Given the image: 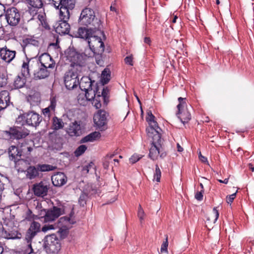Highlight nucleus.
Segmentation results:
<instances>
[{
	"label": "nucleus",
	"instance_id": "nucleus-5",
	"mask_svg": "<svg viewBox=\"0 0 254 254\" xmlns=\"http://www.w3.org/2000/svg\"><path fill=\"white\" fill-rule=\"evenodd\" d=\"M178 101L179 104L177 106L178 111L176 113V115L181 122L185 125L188 123L191 120V116L190 110L191 109V107L190 106V109L187 107L186 98L179 97Z\"/></svg>",
	"mask_w": 254,
	"mask_h": 254
},
{
	"label": "nucleus",
	"instance_id": "nucleus-18",
	"mask_svg": "<svg viewBox=\"0 0 254 254\" xmlns=\"http://www.w3.org/2000/svg\"><path fill=\"white\" fill-rule=\"evenodd\" d=\"M49 186L45 182L41 181L33 185L32 190L34 194L39 197H43L47 195Z\"/></svg>",
	"mask_w": 254,
	"mask_h": 254
},
{
	"label": "nucleus",
	"instance_id": "nucleus-10",
	"mask_svg": "<svg viewBox=\"0 0 254 254\" xmlns=\"http://www.w3.org/2000/svg\"><path fill=\"white\" fill-rule=\"evenodd\" d=\"M64 82L65 87L68 90L77 87L79 83L77 72L72 70L66 72L64 76Z\"/></svg>",
	"mask_w": 254,
	"mask_h": 254
},
{
	"label": "nucleus",
	"instance_id": "nucleus-55",
	"mask_svg": "<svg viewBox=\"0 0 254 254\" xmlns=\"http://www.w3.org/2000/svg\"><path fill=\"white\" fill-rule=\"evenodd\" d=\"M236 193L237 192L227 196L226 201L228 203L231 204L233 202L234 199L236 196Z\"/></svg>",
	"mask_w": 254,
	"mask_h": 254
},
{
	"label": "nucleus",
	"instance_id": "nucleus-25",
	"mask_svg": "<svg viewBox=\"0 0 254 254\" xmlns=\"http://www.w3.org/2000/svg\"><path fill=\"white\" fill-rule=\"evenodd\" d=\"M53 184L56 187H62L67 182V177L63 172H58L52 177Z\"/></svg>",
	"mask_w": 254,
	"mask_h": 254
},
{
	"label": "nucleus",
	"instance_id": "nucleus-35",
	"mask_svg": "<svg viewBox=\"0 0 254 254\" xmlns=\"http://www.w3.org/2000/svg\"><path fill=\"white\" fill-rule=\"evenodd\" d=\"M111 79V71L109 68H105L101 74V82L103 85L107 84Z\"/></svg>",
	"mask_w": 254,
	"mask_h": 254
},
{
	"label": "nucleus",
	"instance_id": "nucleus-44",
	"mask_svg": "<svg viewBox=\"0 0 254 254\" xmlns=\"http://www.w3.org/2000/svg\"><path fill=\"white\" fill-rule=\"evenodd\" d=\"M23 42L26 44H30L34 46H38L39 44V41L32 37L25 39Z\"/></svg>",
	"mask_w": 254,
	"mask_h": 254
},
{
	"label": "nucleus",
	"instance_id": "nucleus-22",
	"mask_svg": "<svg viewBox=\"0 0 254 254\" xmlns=\"http://www.w3.org/2000/svg\"><path fill=\"white\" fill-rule=\"evenodd\" d=\"M61 20L59 21L58 26L56 28V31L60 35L68 34L70 31V25L67 22V15L64 14Z\"/></svg>",
	"mask_w": 254,
	"mask_h": 254
},
{
	"label": "nucleus",
	"instance_id": "nucleus-2",
	"mask_svg": "<svg viewBox=\"0 0 254 254\" xmlns=\"http://www.w3.org/2000/svg\"><path fill=\"white\" fill-rule=\"evenodd\" d=\"M78 22L80 25L91 26L94 29L101 28V20L96 16L94 10L89 7L82 10Z\"/></svg>",
	"mask_w": 254,
	"mask_h": 254
},
{
	"label": "nucleus",
	"instance_id": "nucleus-16",
	"mask_svg": "<svg viewBox=\"0 0 254 254\" xmlns=\"http://www.w3.org/2000/svg\"><path fill=\"white\" fill-rule=\"evenodd\" d=\"M99 90V87H96L95 90L85 92L86 99L89 101L93 100L92 104L96 109H100L102 106L100 92Z\"/></svg>",
	"mask_w": 254,
	"mask_h": 254
},
{
	"label": "nucleus",
	"instance_id": "nucleus-41",
	"mask_svg": "<svg viewBox=\"0 0 254 254\" xmlns=\"http://www.w3.org/2000/svg\"><path fill=\"white\" fill-rule=\"evenodd\" d=\"M74 212L73 210L71 211L69 214V217L64 216L60 218L59 220V223H61L64 221L69 222L70 224H73L75 223V221L71 219V217L73 215Z\"/></svg>",
	"mask_w": 254,
	"mask_h": 254
},
{
	"label": "nucleus",
	"instance_id": "nucleus-29",
	"mask_svg": "<svg viewBox=\"0 0 254 254\" xmlns=\"http://www.w3.org/2000/svg\"><path fill=\"white\" fill-rule=\"evenodd\" d=\"M18 144L19 145V150L21 152V156H26V157L28 158L33 149V146L30 145L25 141Z\"/></svg>",
	"mask_w": 254,
	"mask_h": 254
},
{
	"label": "nucleus",
	"instance_id": "nucleus-54",
	"mask_svg": "<svg viewBox=\"0 0 254 254\" xmlns=\"http://www.w3.org/2000/svg\"><path fill=\"white\" fill-rule=\"evenodd\" d=\"M213 217L214 218L213 222L215 223L217 220L218 219L219 216V213L218 212V210L217 209V207H215L213 209Z\"/></svg>",
	"mask_w": 254,
	"mask_h": 254
},
{
	"label": "nucleus",
	"instance_id": "nucleus-15",
	"mask_svg": "<svg viewBox=\"0 0 254 254\" xmlns=\"http://www.w3.org/2000/svg\"><path fill=\"white\" fill-rule=\"evenodd\" d=\"M5 133L9 136L10 138L16 139L24 138L29 134L27 130L15 127H10L8 130L5 131Z\"/></svg>",
	"mask_w": 254,
	"mask_h": 254
},
{
	"label": "nucleus",
	"instance_id": "nucleus-42",
	"mask_svg": "<svg viewBox=\"0 0 254 254\" xmlns=\"http://www.w3.org/2000/svg\"><path fill=\"white\" fill-rule=\"evenodd\" d=\"M87 149V146L85 145H81L79 146L74 151V155L76 157L81 156Z\"/></svg>",
	"mask_w": 254,
	"mask_h": 254
},
{
	"label": "nucleus",
	"instance_id": "nucleus-58",
	"mask_svg": "<svg viewBox=\"0 0 254 254\" xmlns=\"http://www.w3.org/2000/svg\"><path fill=\"white\" fill-rule=\"evenodd\" d=\"M124 60L126 64L130 65H133L132 58L131 56L126 57Z\"/></svg>",
	"mask_w": 254,
	"mask_h": 254
},
{
	"label": "nucleus",
	"instance_id": "nucleus-38",
	"mask_svg": "<svg viewBox=\"0 0 254 254\" xmlns=\"http://www.w3.org/2000/svg\"><path fill=\"white\" fill-rule=\"evenodd\" d=\"M88 198V194L85 192H82L78 199V203L80 206L84 207L86 205Z\"/></svg>",
	"mask_w": 254,
	"mask_h": 254
},
{
	"label": "nucleus",
	"instance_id": "nucleus-24",
	"mask_svg": "<svg viewBox=\"0 0 254 254\" xmlns=\"http://www.w3.org/2000/svg\"><path fill=\"white\" fill-rule=\"evenodd\" d=\"M95 30L93 27L87 28L86 27H80L78 28L76 37L85 39L87 41L90 39L92 35L95 33Z\"/></svg>",
	"mask_w": 254,
	"mask_h": 254
},
{
	"label": "nucleus",
	"instance_id": "nucleus-36",
	"mask_svg": "<svg viewBox=\"0 0 254 254\" xmlns=\"http://www.w3.org/2000/svg\"><path fill=\"white\" fill-rule=\"evenodd\" d=\"M37 166L39 170V172H48L54 171L57 169L56 166L49 164H38Z\"/></svg>",
	"mask_w": 254,
	"mask_h": 254
},
{
	"label": "nucleus",
	"instance_id": "nucleus-50",
	"mask_svg": "<svg viewBox=\"0 0 254 254\" xmlns=\"http://www.w3.org/2000/svg\"><path fill=\"white\" fill-rule=\"evenodd\" d=\"M42 112L45 117L47 118L48 120L50 119L51 114L53 113L48 107L43 109Z\"/></svg>",
	"mask_w": 254,
	"mask_h": 254
},
{
	"label": "nucleus",
	"instance_id": "nucleus-23",
	"mask_svg": "<svg viewBox=\"0 0 254 254\" xmlns=\"http://www.w3.org/2000/svg\"><path fill=\"white\" fill-rule=\"evenodd\" d=\"M75 4V0H63L62 5L60 8V15H67V19L69 18V10L74 8Z\"/></svg>",
	"mask_w": 254,
	"mask_h": 254
},
{
	"label": "nucleus",
	"instance_id": "nucleus-7",
	"mask_svg": "<svg viewBox=\"0 0 254 254\" xmlns=\"http://www.w3.org/2000/svg\"><path fill=\"white\" fill-rule=\"evenodd\" d=\"M64 213V209L62 208L54 206L50 209H42L40 214L41 215H43L45 222H49L55 220Z\"/></svg>",
	"mask_w": 254,
	"mask_h": 254
},
{
	"label": "nucleus",
	"instance_id": "nucleus-3",
	"mask_svg": "<svg viewBox=\"0 0 254 254\" xmlns=\"http://www.w3.org/2000/svg\"><path fill=\"white\" fill-rule=\"evenodd\" d=\"M148 137L152 139L149 157L153 160H156L159 155L161 158H165L167 155V152L164 150L162 146V139L161 134H156Z\"/></svg>",
	"mask_w": 254,
	"mask_h": 254
},
{
	"label": "nucleus",
	"instance_id": "nucleus-13",
	"mask_svg": "<svg viewBox=\"0 0 254 254\" xmlns=\"http://www.w3.org/2000/svg\"><path fill=\"white\" fill-rule=\"evenodd\" d=\"M41 231V225L36 221H33L30 225V227L27 229L25 239L27 242L29 243L28 246L31 248V251H33L31 247V243L33 239Z\"/></svg>",
	"mask_w": 254,
	"mask_h": 254
},
{
	"label": "nucleus",
	"instance_id": "nucleus-8",
	"mask_svg": "<svg viewBox=\"0 0 254 254\" xmlns=\"http://www.w3.org/2000/svg\"><path fill=\"white\" fill-rule=\"evenodd\" d=\"M88 43L94 55H101L104 52L105 46L101 37L94 34L88 41Z\"/></svg>",
	"mask_w": 254,
	"mask_h": 254
},
{
	"label": "nucleus",
	"instance_id": "nucleus-12",
	"mask_svg": "<svg viewBox=\"0 0 254 254\" xmlns=\"http://www.w3.org/2000/svg\"><path fill=\"white\" fill-rule=\"evenodd\" d=\"M5 18L9 25L16 26L21 19V14L19 10L14 7L8 8L5 11Z\"/></svg>",
	"mask_w": 254,
	"mask_h": 254
},
{
	"label": "nucleus",
	"instance_id": "nucleus-56",
	"mask_svg": "<svg viewBox=\"0 0 254 254\" xmlns=\"http://www.w3.org/2000/svg\"><path fill=\"white\" fill-rule=\"evenodd\" d=\"M51 240L52 241V244H54L56 243V241H59L58 239L57 238V236L55 234H52L50 235L49 236H48L46 238V240Z\"/></svg>",
	"mask_w": 254,
	"mask_h": 254
},
{
	"label": "nucleus",
	"instance_id": "nucleus-21",
	"mask_svg": "<svg viewBox=\"0 0 254 254\" xmlns=\"http://www.w3.org/2000/svg\"><path fill=\"white\" fill-rule=\"evenodd\" d=\"M41 65L51 70L56 68V63L51 56L47 53L42 54L39 57Z\"/></svg>",
	"mask_w": 254,
	"mask_h": 254
},
{
	"label": "nucleus",
	"instance_id": "nucleus-19",
	"mask_svg": "<svg viewBox=\"0 0 254 254\" xmlns=\"http://www.w3.org/2000/svg\"><path fill=\"white\" fill-rule=\"evenodd\" d=\"M38 64H39L38 63ZM52 70L46 68L42 65L39 66L38 65L36 67H35L31 71H33V78L34 79H43L48 77Z\"/></svg>",
	"mask_w": 254,
	"mask_h": 254
},
{
	"label": "nucleus",
	"instance_id": "nucleus-1",
	"mask_svg": "<svg viewBox=\"0 0 254 254\" xmlns=\"http://www.w3.org/2000/svg\"><path fill=\"white\" fill-rule=\"evenodd\" d=\"M38 65V61L35 59H26V62H23L21 73L14 79L12 86L14 89H19L25 87L26 78L30 76V72Z\"/></svg>",
	"mask_w": 254,
	"mask_h": 254
},
{
	"label": "nucleus",
	"instance_id": "nucleus-40",
	"mask_svg": "<svg viewBox=\"0 0 254 254\" xmlns=\"http://www.w3.org/2000/svg\"><path fill=\"white\" fill-rule=\"evenodd\" d=\"M114 156V154H107L103 159V166L105 169H108L109 164L112 158Z\"/></svg>",
	"mask_w": 254,
	"mask_h": 254
},
{
	"label": "nucleus",
	"instance_id": "nucleus-14",
	"mask_svg": "<svg viewBox=\"0 0 254 254\" xmlns=\"http://www.w3.org/2000/svg\"><path fill=\"white\" fill-rule=\"evenodd\" d=\"M93 121L97 128L102 131L107 128V113L105 111L99 110L94 115Z\"/></svg>",
	"mask_w": 254,
	"mask_h": 254
},
{
	"label": "nucleus",
	"instance_id": "nucleus-61",
	"mask_svg": "<svg viewBox=\"0 0 254 254\" xmlns=\"http://www.w3.org/2000/svg\"><path fill=\"white\" fill-rule=\"evenodd\" d=\"M5 12V7L4 5L0 3V17L2 16Z\"/></svg>",
	"mask_w": 254,
	"mask_h": 254
},
{
	"label": "nucleus",
	"instance_id": "nucleus-11",
	"mask_svg": "<svg viewBox=\"0 0 254 254\" xmlns=\"http://www.w3.org/2000/svg\"><path fill=\"white\" fill-rule=\"evenodd\" d=\"M2 234L8 239H19L22 237L21 234L18 230V227L12 222L7 223L3 227Z\"/></svg>",
	"mask_w": 254,
	"mask_h": 254
},
{
	"label": "nucleus",
	"instance_id": "nucleus-59",
	"mask_svg": "<svg viewBox=\"0 0 254 254\" xmlns=\"http://www.w3.org/2000/svg\"><path fill=\"white\" fill-rule=\"evenodd\" d=\"M54 227L53 225H45L42 228V231L43 232H46L48 230L54 229Z\"/></svg>",
	"mask_w": 254,
	"mask_h": 254
},
{
	"label": "nucleus",
	"instance_id": "nucleus-60",
	"mask_svg": "<svg viewBox=\"0 0 254 254\" xmlns=\"http://www.w3.org/2000/svg\"><path fill=\"white\" fill-rule=\"evenodd\" d=\"M41 24L45 29L50 30L51 29L50 26L47 22L46 19L41 22Z\"/></svg>",
	"mask_w": 254,
	"mask_h": 254
},
{
	"label": "nucleus",
	"instance_id": "nucleus-63",
	"mask_svg": "<svg viewBox=\"0 0 254 254\" xmlns=\"http://www.w3.org/2000/svg\"><path fill=\"white\" fill-rule=\"evenodd\" d=\"M38 18L39 20V21H40V22H42V21H43L44 20L46 19L45 16L43 14H39L38 15Z\"/></svg>",
	"mask_w": 254,
	"mask_h": 254
},
{
	"label": "nucleus",
	"instance_id": "nucleus-45",
	"mask_svg": "<svg viewBox=\"0 0 254 254\" xmlns=\"http://www.w3.org/2000/svg\"><path fill=\"white\" fill-rule=\"evenodd\" d=\"M7 77L3 72H0V87H2L5 86L7 84Z\"/></svg>",
	"mask_w": 254,
	"mask_h": 254
},
{
	"label": "nucleus",
	"instance_id": "nucleus-30",
	"mask_svg": "<svg viewBox=\"0 0 254 254\" xmlns=\"http://www.w3.org/2000/svg\"><path fill=\"white\" fill-rule=\"evenodd\" d=\"M25 173L27 178L30 180L34 179L39 175V170L35 166H29Z\"/></svg>",
	"mask_w": 254,
	"mask_h": 254
},
{
	"label": "nucleus",
	"instance_id": "nucleus-26",
	"mask_svg": "<svg viewBox=\"0 0 254 254\" xmlns=\"http://www.w3.org/2000/svg\"><path fill=\"white\" fill-rule=\"evenodd\" d=\"M9 93L7 90L0 92V111L6 108L10 103Z\"/></svg>",
	"mask_w": 254,
	"mask_h": 254
},
{
	"label": "nucleus",
	"instance_id": "nucleus-48",
	"mask_svg": "<svg viewBox=\"0 0 254 254\" xmlns=\"http://www.w3.org/2000/svg\"><path fill=\"white\" fill-rule=\"evenodd\" d=\"M144 212L140 204L139 205L137 212V216L139 218L140 221H142L144 219Z\"/></svg>",
	"mask_w": 254,
	"mask_h": 254
},
{
	"label": "nucleus",
	"instance_id": "nucleus-62",
	"mask_svg": "<svg viewBox=\"0 0 254 254\" xmlns=\"http://www.w3.org/2000/svg\"><path fill=\"white\" fill-rule=\"evenodd\" d=\"M199 159L201 160V162H204H204H207V158H206L205 157H204V156H202V155L201 154V153H200V154H199Z\"/></svg>",
	"mask_w": 254,
	"mask_h": 254
},
{
	"label": "nucleus",
	"instance_id": "nucleus-31",
	"mask_svg": "<svg viewBox=\"0 0 254 254\" xmlns=\"http://www.w3.org/2000/svg\"><path fill=\"white\" fill-rule=\"evenodd\" d=\"M64 123L62 119L54 116L52 120V127L54 130H57L64 127Z\"/></svg>",
	"mask_w": 254,
	"mask_h": 254
},
{
	"label": "nucleus",
	"instance_id": "nucleus-52",
	"mask_svg": "<svg viewBox=\"0 0 254 254\" xmlns=\"http://www.w3.org/2000/svg\"><path fill=\"white\" fill-rule=\"evenodd\" d=\"M92 168L93 170H95V166L94 164L91 162L87 165L85 166L83 168V171H85L86 173H89V170Z\"/></svg>",
	"mask_w": 254,
	"mask_h": 254
},
{
	"label": "nucleus",
	"instance_id": "nucleus-57",
	"mask_svg": "<svg viewBox=\"0 0 254 254\" xmlns=\"http://www.w3.org/2000/svg\"><path fill=\"white\" fill-rule=\"evenodd\" d=\"M63 0H52L53 3L55 7L58 9H60L62 5V2Z\"/></svg>",
	"mask_w": 254,
	"mask_h": 254
},
{
	"label": "nucleus",
	"instance_id": "nucleus-27",
	"mask_svg": "<svg viewBox=\"0 0 254 254\" xmlns=\"http://www.w3.org/2000/svg\"><path fill=\"white\" fill-rule=\"evenodd\" d=\"M94 83H95L94 80H92L89 77L85 76L82 77L78 85L81 90L87 92L93 90L92 85Z\"/></svg>",
	"mask_w": 254,
	"mask_h": 254
},
{
	"label": "nucleus",
	"instance_id": "nucleus-49",
	"mask_svg": "<svg viewBox=\"0 0 254 254\" xmlns=\"http://www.w3.org/2000/svg\"><path fill=\"white\" fill-rule=\"evenodd\" d=\"M168 246V237L167 236L166 238V241L165 242H164L162 244L161 250H160L161 253H168V249H167Z\"/></svg>",
	"mask_w": 254,
	"mask_h": 254
},
{
	"label": "nucleus",
	"instance_id": "nucleus-32",
	"mask_svg": "<svg viewBox=\"0 0 254 254\" xmlns=\"http://www.w3.org/2000/svg\"><path fill=\"white\" fill-rule=\"evenodd\" d=\"M46 245L50 251L53 253H58L61 249V243L59 241H56L54 244H52L51 240H46Z\"/></svg>",
	"mask_w": 254,
	"mask_h": 254
},
{
	"label": "nucleus",
	"instance_id": "nucleus-9",
	"mask_svg": "<svg viewBox=\"0 0 254 254\" xmlns=\"http://www.w3.org/2000/svg\"><path fill=\"white\" fill-rule=\"evenodd\" d=\"M155 117L152 114L151 111L147 113L146 120L149 125V127H147L146 131L148 136L156 135V134H161L160 131L161 128L158 126V123L155 120Z\"/></svg>",
	"mask_w": 254,
	"mask_h": 254
},
{
	"label": "nucleus",
	"instance_id": "nucleus-53",
	"mask_svg": "<svg viewBox=\"0 0 254 254\" xmlns=\"http://www.w3.org/2000/svg\"><path fill=\"white\" fill-rule=\"evenodd\" d=\"M204 190H200V191H197L195 194V198L197 200L201 201L203 199V193Z\"/></svg>",
	"mask_w": 254,
	"mask_h": 254
},
{
	"label": "nucleus",
	"instance_id": "nucleus-46",
	"mask_svg": "<svg viewBox=\"0 0 254 254\" xmlns=\"http://www.w3.org/2000/svg\"><path fill=\"white\" fill-rule=\"evenodd\" d=\"M57 105V100L55 97L50 99V104L48 107L53 113H55L56 107Z\"/></svg>",
	"mask_w": 254,
	"mask_h": 254
},
{
	"label": "nucleus",
	"instance_id": "nucleus-20",
	"mask_svg": "<svg viewBox=\"0 0 254 254\" xmlns=\"http://www.w3.org/2000/svg\"><path fill=\"white\" fill-rule=\"evenodd\" d=\"M16 51L10 50L6 46L0 48V59L9 64L15 57Z\"/></svg>",
	"mask_w": 254,
	"mask_h": 254
},
{
	"label": "nucleus",
	"instance_id": "nucleus-64",
	"mask_svg": "<svg viewBox=\"0 0 254 254\" xmlns=\"http://www.w3.org/2000/svg\"><path fill=\"white\" fill-rule=\"evenodd\" d=\"M151 40L149 37H146L144 38V42L147 44L150 45L151 43Z\"/></svg>",
	"mask_w": 254,
	"mask_h": 254
},
{
	"label": "nucleus",
	"instance_id": "nucleus-43",
	"mask_svg": "<svg viewBox=\"0 0 254 254\" xmlns=\"http://www.w3.org/2000/svg\"><path fill=\"white\" fill-rule=\"evenodd\" d=\"M161 177V170L160 169L158 164H156L155 171L154 173V180H155L157 182H160Z\"/></svg>",
	"mask_w": 254,
	"mask_h": 254
},
{
	"label": "nucleus",
	"instance_id": "nucleus-39",
	"mask_svg": "<svg viewBox=\"0 0 254 254\" xmlns=\"http://www.w3.org/2000/svg\"><path fill=\"white\" fill-rule=\"evenodd\" d=\"M68 233V229L65 226H62L60 228L58 231V233L59 234L60 238L63 239L65 238L67 236Z\"/></svg>",
	"mask_w": 254,
	"mask_h": 254
},
{
	"label": "nucleus",
	"instance_id": "nucleus-6",
	"mask_svg": "<svg viewBox=\"0 0 254 254\" xmlns=\"http://www.w3.org/2000/svg\"><path fill=\"white\" fill-rule=\"evenodd\" d=\"M64 54L66 60L71 63L72 66H82L84 65V62L82 55L77 52L73 47H69L65 51Z\"/></svg>",
	"mask_w": 254,
	"mask_h": 254
},
{
	"label": "nucleus",
	"instance_id": "nucleus-51",
	"mask_svg": "<svg viewBox=\"0 0 254 254\" xmlns=\"http://www.w3.org/2000/svg\"><path fill=\"white\" fill-rule=\"evenodd\" d=\"M35 218V215L32 213V211L28 209L26 212L25 219L28 220H31Z\"/></svg>",
	"mask_w": 254,
	"mask_h": 254
},
{
	"label": "nucleus",
	"instance_id": "nucleus-34",
	"mask_svg": "<svg viewBox=\"0 0 254 254\" xmlns=\"http://www.w3.org/2000/svg\"><path fill=\"white\" fill-rule=\"evenodd\" d=\"M110 89L108 86L103 87L102 89L101 99L103 100V103L105 105H107L109 102Z\"/></svg>",
	"mask_w": 254,
	"mask_h": 254
},
{
	"label": "nucleus",
	"instance_id": "nucleus-33",
	"mask_svg": "<svg viewBox=\"0 0 254 254\" xmlns=\"http://www.w3.org/2000/svg\"><path fill=\"white\" fill-rule=\"evenodd\" d=\"M100 136L101 134L100 132L98 131H94L83 137L80 140V143L93 141L96 140V139L100 138Z\"/></svg>",
	"mask_w": 254,
	"mask_h": 254
},
{
	"label": "nucleus",
	"instance_id": "nucleus-37",
	"mask_svg": "<svg viewBox=\"0 0 254 254\" xmlns=\"http://www.w3.org/2000/svg\"><path fill=\"white\" fill-rule=\"evenodd\" d=\"M31 6L34 8L39 9L43 6L42 0H28L26 1Z\"/></svg>",
	"mask_w": 254,
	"mask_h": 254
},
{
	"label": "nucleus",
	"instance_id": "nucleus-28",
	"mask_svg": "<svg viewBox=\"0 0 254 254\" xmlns=\"http://www.w3.org/2000/svg\"><path fill=\"white\" fill-rule=\"evenodd\" d=\"M80 125L77 121L71 123L67 129V132L71 136H78L80 133Z\"/></svg>",
	"mask_w": 254,
	"mask_h": 254
},
{
	"label": "nucleus",
	"instance_id": "nucleus-4",
	"mask_svg": "<svg viewBox=\"0 0 254 254\" xmlns=\"http://www.w3.org/2000/svg\"><path fill=\"white\" fill-rule=\"evenodd\" d=\"M42 120V118L40 115L34 111H29L19 116L16 119V122L23 126L37 127Z\"/></svg>",
	"mask_w": 254,
	"mask_h": 254
},
{
	"label": "nucleus",
	"instance_id": "nucleus-17",
	"mask_svg": "<svg viewBox=\"0 0 254 254\" xmlns=\"http://www.w3.org/2000/svg\"><path fill=\"white\" fill-rule=\"evenodd\" d=\"M7 153L8 157L10 161L16 163L21 160V152L19 150V145H10L5 152Z\"/></svg>",
	"mask_w": 254,
	"mask_h": 254
},
{
	"label": "nucleus",
	"instance_id": "nucleus-47",
	"mask_svg": "<svg viewBox=\"0 0 254 254\" xmlns=\"http://www.w3.org/2000/svg\"><path fill=\"white\" fill-rule=\"evenodd\" d=\"M142 156H143L141 155L134 154L129 158V162L131 164H134L139 161L142 157Z\"/></svg>",
	"mask_w": 254,
	"mask_h": 254
}]
</instances>
